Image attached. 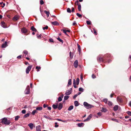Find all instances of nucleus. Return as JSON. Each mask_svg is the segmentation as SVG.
I'll return each mask as SVG.
<instances>
[{"label": "nucleus", "mask_w": 131, "mask_h": 131, "mask_svg": "<svg viewBox=\"0 0 131 131\" xmlns=\"http://www.w3.org/2000/svg\"><path fill=\"white\" fill-rule=\"evenodd\" d=\"M83 105L87 109H90L94 107L93 106L88 103L85 102H84Z\"/></svg>", "instance_id": "f257e3e1"}, {"label": "nucleus", "mask_w": 131, "mask_h": 131, "mask_svg": "<svg viewBox=\"0 0 131 131\" xmlns=\"http://www.w3.org/2000/svg\"><path fill=\"white\" fill-rule=\"evenodd\" d=\"M2 123L4 124L9 125L10 124L9 121H8L7 119L5 118H4L2 119Z\"/></svg>", "instance_id": "f03ea898"}, {"label": "nucleus", "mask_w": 131, "mask_h": 131, "mask_svg": "<svg viewBox=\"0 0 131 131\" xmlns=\"http://www.w3.org/2000/svg\"><path fill=\"white\" fill-rule=\"evenodd\" d=\"M25 94H28L30 92V88L29 86H28L26 88L25 91Z\"/></svg>", "instance_id": "7ed1b4c3"}, {"label": "nucleus", "mask_w": 131, "mask_h": 131, "mask_svg": "<svg viewBox=\"0 0 131 131\" xmlns=\"http://www.w3.org/2000/svg\"><path fill=\"white\" fill-rule=\"evenodd\" d=\"M32 67L31 66H28L26 69V73L27 74L29 73V71H30L31 68Z\"/></svg>", "instance_id": "20e7f679"}, {"label": "nucleus", "mask_w": 131, "mask_h": 131, "mask_svg": "<svg viewBox=\"0 0 131 131\" xmlns=\"http://www.w3.org/2000/svg\"><path fill=\"white\" fill-rule=\"evenodd\" d=\"M92 115L90 114L87 118L84 120V122L88 121L90 120L92 117Z\"/></svg>", "instance_id": "39448f33"}, {"label": "nucleus", "mask_w": 131, "mask_h": 131, "mask_svg": "<svg viewBox=\"0 0 131 131\" xmlns=\"http://www.w3.org/2000/svg\"><path fill=\"white\" fill-rule=\"evenodd\" d=\"M70 90H68L66 91V92L65 93L66 95H69L71 94L72 89V88H70Z\"/></svg>", "instance_id": "423d86ee"}, {"label": "nucleus", "mask_w": 131, "mask_h": 131, "mask_svg": "<svg viewBox=\"0 0 131 131\" xmlns=\"http://www.w3.org/2000/svg\"><path fill=\"white\" fill-rule=\"evenodd\" d=\"M78 60H76L74 63V66L75 68H77L78 67Z\"/></svg>", "instance_id": "0eeeda50"}, {"label": "nucleus", "mask_w": 131, "mask_h": 131, "mask_svg": "<svg viewBox=\"0 0 131 131\" xmlns=\"http://www.w3.org/2000/svg\"><path fill=\"white\" fill-rule=\"evenodd\" d=\"M21 31L23 33H26L27 32V30L26 28H22Z\"/></svg>", "instance_id": "6e6552de"}, {"label": "nucleus", "mask_w": 131, "mask_h": 131, "mask_svg": "<svg viewBox=\"0 0 131 131\" xmlns=\"http://www.w3.org/2000/svg\"><path fill=\"white\" fill-rule=\"evenodd\" d=\"M62 104L61 103H60L58 107V109L59 110H61L62 108Z\"/></svg>", "instance_id": "1a4fd4ad"}, {"label": "nucleus", "mask_w": 131, "mask_h": 131, "mask_svg": "<svg viewBox=\"0 0 131 131\" xmlns=\"http://www.w3.org/2000/svg\"><path fill=\"white\" fill-rule=\"evenodd\" d=\"M52 24L54 25H58L59 24L57 21L52 22L51 23Z\"/></svg>", "instance_id": "9d476101"}, {"label": "nucleus", "mask_w": 131, "mask_h": 131, "mask_svg": "<svg viewBox=\"0 0 131 131\" xmlns=\"http://www.w3.org/2000/svg\"><path fill=\"white\" fill-rule=\"evenodd\" d=\"M28 125L29 126V127L31 129H32L34 126V125L32 123H29L28 124Z\"/></svg>", "instance_id": "9b49d317"}, {"label": "nucleus", "mask_w": 131, "mask_h": 131, "mask_svg": "<svg viewBox=\"0 0 131 131\" xmlns=\"http://www.w3.org/2000/svg\"><path fill=\"white\" fill-rule=\"evenodd\" d=\"M7 46V42L6 41H5L4 43L2 45V48H5Z\"/></svg>", "instance_id": "f8f14e48"}, {"label": "nucleus", "mask_w": 131, "mask_h": 131, "mask_svg": "<svg viewBox=\"0 0 131 131\" xmlns=\"http://www.w3.org/2000/svg\"><path fill=\"white\" fill-rule=\"evenodd\" d=\"M23 56L26 57V55L28 54V52L27 51L25 50L23 51Z\"/></svg>", "instance_id": "ddd939ff"}, {"label": "nucleus", "mask_w": 131, "mask_h": 131, "mask_svg": "<svg viewBox=\"0 0 131 131\" xmlns=\"http://www.w3.org/2000/svg\"><path fill=\"white\" fill-rule=\"evenodd\" d=\"M1 24V26L3 27L4 28H6L5 25V23L4 21L2 22Z\"/></svg>", "instance_id": "4468645a"}, {"label": "nucleus", "mask_w": 131, "mask_h": 131, "mask_svg": "<svg viewBox=\"0 0 131 131\" xmlns=\"http://www.w3.org/2000/svg\"><path fill=\"white\" fill-rule=\"evenodd\" d=\"M118 106L117 105H115L113 108L114 110L115 111H117L118 108Z\"/></svg>", "instance_id": "2eb2a0df"}, {"label": "nucleus", "mask_w": 131, "mask_h": 131, "mask_svg": "<svg viewBox=\"0 0 131 131\" xmlns=\"http://www.w3.org/2000/svg\"><path fill=\"white\" fill-rule=\"evenodd\" d=\"M97 60L98 61H103V59L102 58L100 57H98L97 58Z\"/></svg>", "instance_id": "dca6fc26"}, {"label": "nucleus", "mask_w": 131, "mask_h": 131, "mask_svg": "<svg viewBox=\"0 0 131 131\" xmlns=\"http://www.w3.org/2000/svg\"><path fill=\"white\" fill-rule=\"evenodd\" d=\"M31 29L33 31L36 32L37 31L36 29L33 26L31 27Z\"/></svg>", "instance_id": "f3484780"}, {"label": "nucleus", "mask_w": 131, "mask_h": 131, "mask_svg": "<svg viewBox=\"0 0 131 131\" xmlns=\"http://www.w3.org/2000/svg\"><path fill=\"white\" fill-rule=\"evenodd\" d=\"M19 17L17 16H15L13 18V19L15 20L16 21L17 20L19 19Z\"/></svg>", "instance_id": "a211bd4d"}, {"label": "nucleus", "mask_w": 131, "mask_h": 131, "mask_svg": "<svg viewBox=\"0 0 131 131\" xmlns=\"http://www.w3.org/2000/svg\"><path fill=\"white\" fill-rule=\"evenodd\" d=\"M36 131H41L40 129V126H36Z\"/></svg>", "instance_id": "6ab92c4d"}, {"label": "nucleus", "mask_w": 131, "mask_h": 131, "mask_svg": "<svg viewBox=\"0 0 131 131\" xmlns=\"http://www.w3.org/2000/svg\"><path fill=\"white\" fill-rule=\"evenodd\" d=\"M84 125V124L83 123H78V125L79 127H81L83 126Z\"/></svg>", "instance_id": "aec40b11"}, {"label": "nucleus", "mask_w": 131, "mask_h": 131, "mask_svg": "<svg viewBox=\"0 0 131 131\" xmlns=\"http://www.w3.org/2000/svg\"><path fill=\"white\" fill-rule=\"evenodd\" d=\"M77 45L78 48V50L79 52V53H80L81 50L80 48V46L78 44H77Z\"/></svg>", "instance_id": "412c9836"}, {"label": "nucleus", "mask_w": 131, "mask_h": 131, "mask_svg": "<svg viewBox=\"0 0 131 131\" xmlns=\"http://www.w3.org/2000/svg\"><path fill=\"white\" fill-rule=\"evenodd\" d=\"M101 111L102 112H105L107 111V109L106 108H104L103 107H102V108Z\"/></svg>", "instance_id": "4be33fe9"}, {"label": "nucleus", "mask_w": 131, "mask_h": 131, "mask_svg": "<svg viewBox=\"0 0 131 131\" xmlns=\"http://www.w3.org/2000/svg\"><path fill=\"white\" fill-rule=\"evenodd\" d=\"M73 108V105H71L69 107L68 109V110L70 111L72 110Z\"/></svg>", "instance_id": "5701e85b"}, {"label": "nucleus", "mask_w": 131, "mask_h": 131, "mask_svg": "<svg viewBox=\"0 0 131 131\" xmlns=\"http://www.w3.org/2000/svg\"><path fill=\"white\" fill-rule=\"evenodd\" d=\"M42 107H38L36 108V110H37L41 111L42 110Z\"/></svg>", "instance_id": "b1692460"}, {"label": "nucleus", "mask_w": 131, "mask_h": 131, "mask_svg": "<svg viewBox=\"0 0 131 131\" xmlns=\"http://www.w3.org/2000/svg\"><path fill=\"white\" fill-rule=\"evenodd\" d=\"M74 104L75 106H77L79 105V103L77 101H75L74 102Z\"/></svg>", "instance_id": "393cba45"}, {"label": "nucleus", "mask_w": 131, "mask_h": 131, "mask_svg": "<svg viewBox=\"0 0 131 131\" xmlns=\"http://www.w3.org/2000/svg\"><path fill=\"white\" fill-rule=\"evenodd\" d=\"M117 100L118 101L120 102H122V98H120L119 97H118L117 98Z\"/></svg>", "instance_id": "a878e982"}, {"label": "nucleus", "mask_w": 131, "mask_h": 131, "mask_svg": "<svg viewBox=\"0 0 131 131\" xmlns=\"http://www.w3.org/2000/svg\"><path fill=\"white\" fill-rule=\"evenodd\" d=\"M30 112H29V113H27L25 115H24V118H26V117H28L29 116L30 114Z\"/></svg>", "instance_id": "bb28decb"}, {"label": "nucleus", "mask_w": 131, "mask_h": 131, "mask_svg": "<svg viewBox=\"0 0 131 131\" xmlns=\"http://www.w3.org/2000/svg\"><path fill=\"white\" fill-rule=\"evenodd\" d=\"M58 106L57 105H56L55 104H53L52 106L53 108L54 109L57 108L58 107Z\"/></svg>", "instance_id": "cd10ccee"}, {"label": "nucleus", "mask_w": 131, "mask_h": 131, "mask_svg": "<svg viewBox=\"0 0 131 131\" xmlns=\"http://www.w3.org/2000/svg\"><path fill=\"white\" fill-rule=\"evenodd\" d=\"M81 6L80 4H78V10L79 11H80L81 10Z\"/></svg>", "instance_id": "c85d7f7f"}, {"label": "nucleus", "mask_w": 131, "mask_h": 131, "mask_svg": "<svg viewBox=\"0 0 131 131\" xmlns=\"http://www.w3.org/2000/svg\"><path fill=\"white\" fill-rule=\"evenodd\" d=\"M44 13L46 14L47 15V17H48L49 16V12L47 11H44Z\"/></svg>", "instance_id": "c756f323"}, {"label": "nucleus", "mask_w": 131, "mask_h": 131, "mask_svg": "<svg viewBox=\"0 0 131 131\" xmlns=\"http://www.w3.org/2000/svg\"><path fill=\"white\" fill-rule=\"evenodd\" d=\"M44 117L46 118H47V119H49L50 120H52V119L50 118V117H49V116H47L46 115H44Z\"/></svg>", "instance_id": "7c9ffc66"}, {"label": "nucleus", "mask_w": 131, "mask_h": 131, "mask_svg": "<svg viewBox=\"0 0 131 131\" xmlns=\"http://www.w3.org/2000/svg\"><path fill=\"white\" fill-rule=\"evenodd\" d=\"M73 86L74 88H77V87L76 85V84H75V80L74 79L73 80Z\"/></svg>", "instance_id": "2f4dec72"}, {"label": "nucleus", "mask_w": 131, "mask_h": 131, "mask_svg": "<svg viewBox=\"0 0 131 131\" xmlns=\"http://www.w3.org/2000/svg\"><path fill=\"white\" fill-rule=\"evenodd\" d=\"M71 84V79H70L69 80L68 83V85H70Z\"/></svg>", "instance_id": "473e14b6"}, {"label": "nucleus", "mask_w": 131, "mask_h": 131, "mask_svg": "<svg viewBox=\"0 0 131 131\" xmlns=\"http://www.w3.org/2000/svg\"><path fill=\"white\" fill-rule=\"evenodd\" d=\"M63 97V96L62 97H59L58 98V101L60 102L62 100V98Z\"/></svg>", "instance_id": "72a5a7b5"}, {"label": "nucleus", "mask_w": 131, "mask_h": 131, "mask_svg": "<svg viewBox=\"0 0 131 131\" xmlns=\"http://www.w3.org/2000/svg\"><path fill=\"white\" fill-rule=\"evenodd\" d=\"M76 83L77 85H78L79 82V78H78L76 80Z\"/></svg>", "instance_id": "f704fd0d"}, {"label": "nucleus", "mask_w": 131, "mask_h": 131, "mask_svg": "<svg viewBox=\"0 0 131 131\" xmlns=\"http://www.w3.org/2000/svg\"><path fill=\"white\" fill-rule=\"evenodd\" d=\"M69 96L66 95L64 96V100H67L69 98Z\"/></svg>", "instance_id": "c9c22d12"}, {"label": "nucleus", "mask_w": 131, "mask_h": 131, "mask_svg": "<svg viewBox=\"0 0 131 131\" xmlns=\"http://www.w3.org/2000/svg\"><path fill=\"white\" fill-rule=\"evenodd\" d=\"M103 101L106 104H107L108 101H107V99H103Z\"/></svg>", "instance_id": "e433bc0d"}, {"label": "nucleus", "mask_w": 131, "mask_h": 131, "mask_svg": "<svg viewBox=\"0 0 131 131\" xmlns=\"http://www.w3.org/2000/svg\"><path fill=\"white\" fill-rule=\"evenodd\" d=\"M107 104L108 105L110 106H112V102L109 101H108Z\"/></svg>", "instance_id": "4c0bfd02"}, {"label": "nucleus", "mask_w": 131, "mask_h": 131, "mask_svg": "<svg viewBox=\"0 0 131 131\" xmlns=\"http://www.w3.org/2000/svg\"><path fill=\"white\" fill-rule=\"evenodd\" d=\"M61 30V31H63V32L66 35H67L68 36V35L67 34V32H66V30L65 29H62Z\"/></svg>", "instance_id": "58836bf2"}, {"label": "nucleus", "mask_w": 131, "mask_h": 131, "mask_svg": "<svg viewBox=\"0 0 131 131\" xmlns=\"http://www.w3.org/2000/svg\"><path fill=\"white\" fill-rule=\"evenodd\" d=\"M79 90L80 92H83L84 90V89L83 88H80L79 89Z\"/></svg>", "instance_id": "ea45409f"}, {"label": "nucleus", "mask_w": 131, "mask_h": 131, "mask_svg": "<svg viewBox=\"0 0 131 131\" xmlns=\"http://www.w3.org/2000/svg\"><path fill=\"white\" fill-rule=\"evenodd\" d=\"M57 39L60 42H61L62 43L63 42V40L60 39L59 37L57 38Z\"/></svg>", "instance_id": "a19ab883"}, {"label": "nucleus", "mask_w": 131, "mask_h": 131, "mask_svg": "<svg viewBox=\"0 0 131 131\" xmlns=\"http://www.w3.org/2000/svg\"><path fill=\"white\" fill-rule=\"evenodd\" d=\"M41 68L40 67H38V66H37L36 67V69H37V71H39V70Z\"/></svg>", "instance_id": "79ce46f5"}, {"label": "nucleus", "mask_w": 131, "mask_h": 131, "mask_svg": "<svg viewBox=\"0 0 131 131\" xmlns=\"http://www.w3.org/2000/svg\"><path fill=\"white\" fill-rule=\"evenodd\" d=\"M67 11L69 13H70L71 12V10L69 8H68L67 9Z\"/></svg>", "instance_id": "37998d69"}, {"label": "nucleus", "mask_w": 131, "mask_h": 131, "mask_svg": "<svg viewBox=\"0 0 131 131\" xmlns=\"http://www.w3.org/2000/svg\"><path fill=\"white\" fill-rule=\"evenodd\" d=\"M86 22L87 24L88 25H90L91 24V22L90 21L87 20L86 21Z\"/></svg>", "instance_id": "c03bdc74"}, {"label": "nucleus", "mask_w": 131, "mask_h": 131, "mask_svg": "<svg viewBox=\"0 0 131 131\" xmlns=\"http://www.w3.org/2000/svg\"><path fill=\"white\" fill-rule=\"evenodd\" d=\"M77 15L79 17H82V15L79 13H77Z\"/></svg>", "instance_id": "a18cd8bd"}, {"label": "nucleus", "mask_w": 131, "mask_h": 131, "mask_svg": "<svg viewBox=\"0 0 131 131\" xmlns=\"http://www.w3.org/2000/svg\"><path fill=\"white\" fill-rule=\"evenodd\" d=\"M36 113V110H34L32 111V114L34 115H35V114Z\"/></svg>", "instance_id": "49530a36"}, {"label": "nucleus", "mask_w": 131, "mask_h": 131, "mask_svg": "<svg viewBox=\"0 0 131 131\" xmlns=\"http://www.w3.org/2000/svg\"><path fill=\"white\" fill-rule=\"evenodd\" d=\"M48 28V26H46L45 27H44L43 28V30H45V29H47Z\"/></svg>", "instance_id": "de8ad7c7"}, {"label": "nucleus", "mask_w": 131, "mask_h": 131, "mask_svg": "<svg viewBox=\"0 0 131 131\" xmlns=\"http://www.w3.org/2000/svg\"><path fill=\"white\" fill-rule=\"evenodd\" d=\"M40 3L41 5H43L44 4V2L42 0L40 1Z\"/></svg>", "instance_id": "09e8293b"}, {"label": "nucleus", "mask_w": 131, "mask_h": 131, "mask_svg": "<svg viewBox=\"0 0 131 131\" xmlns=\"http://www.w3.org/2000/svg\"><path fill=\"white\" fill-rule=\"evenodd\" d=\"M127 114L131 116V112L129 111H128L127 112Z\"/></svg>", "instance_id": "8fccbe9b"}, {"label": "nucleus", "mask_w": 131, "mask_h": 131, "mask_svg": "<svg viewBox=\"0 0 131 131\" xmlns=\"http://www.w3.org/2000/svg\"><path fill=\"white\" fill-rule=\"evenodd\" d=\"M26 112V111L25 110H24L22 111V113L23 114H25Z\"/></svg>", "instance_id": "3c124183"}, {"label": "nucleus", "mask_w": 131, "mask_h": 131, "mask_svg": "<svg viewBox=\"0 0 131 131\" xmlns=\"http://www.w3.org/2000/svg\"><path fill=\"white\" fill-rule=\"evenodd\" d=\"M19 117L18 116H16L15 118V120H17L18 119Z\"/></svg>", "instance_id": "603ef678"}, {"label": "nucleus", "mask_w": 131, "mask_h": 131, "mask_svg": "<svg viewBox=\"0 0 131 131\" xmlns=\"http://www.w3.org/2000/svg\"><path fill=\"white\" fill-rule=\"evenodd\" d=\"M92 77L94 79L96 78V76L94 74H93L92 75Z\"/></svg>", "instance_id": "864d4df0"}, {"label": "nucleus", "mask_w": 131, "mask_h": 131, "mask_svg": "<svg viewBox=\"0 0 131 131\" xmlns=\"http://www.w3.org/2000/svg\"><path fill=\"white\" fill-rule=\"evenodd\" d=\"M41 35L40 34L39 36H37V38L38 39H40L41 38Z\"/></svg>", "instance_id": "5fc2aeb1"}, {"label": "nucleus", "mask_w": 131, "mask_h": 131, "mask_svg": "<svg viewBox=\"0 0 131 131\" xmlns=\"http://www.w3.org/2000/svg\"><path fill=\"white\" fill-rule=\"evenodd\" d=\"M55 124H56V125H55V127H58V126H59L57 124V122L55 123Z\"/></svg>", "instance_id": "6e6d98bb"}, {"label": "nucleus", "mask_w": 131, "mask_h": 131, "mask_svg": "<svg viewBox=\"0 0 131 131\" xmlns=\"http://www.w3.org/2000/svg\"><path fill=\"white\" fill-rule=\"evenodd\" d=\"M112 120L113 121H115L116 122H118V121L117 120L115 119H112Z\"/></svg>", "instance_id": "4d7b16f0"}, {"label": "nucleus", "mask_w": 131, "mask_h": 131, "mask_svg": "<svg viewBox=\"0 0 131 131\" xmlns=\"http://www.w3.org/2000/svg\"><path fill=\"white\" fill-rule=\"evenodd\" d=\"M21 55H19L17 57V58L18 59H20L21 57Z\"/></svg>", "instance_id": "13d9d810"}, {"label": "nucleus", "mask_w": 131, "mask_h": 131, "mask_svg": "<svg viewBox=\"0 0 131 131\" xmlns=\"http://www.w3.org/2000/svg\"><path fill=\"white\" fill-rule=\"evenodd\" d=\"M78 96V95L77 94L75 95L73 97V98L74 99H75Z\"/></svg>", "instance_id": "bf43d9fd"}, {"label": "nucleus", "mask_w": 131, "mask_h": 131, "mask_svg": "<svg viewBox=\"0 0 131 131\" xmlns=\"http://www.w3.org/2000/svg\"><path fill=\"white\" fill-rule=\"evenodd\" d=\"M75 9L73 7L72 8V10L71 11L72 12H74V11Z\"/></svg>", "instance_id": "052dcab7"}, {"label": "nucleus", "mask_w": 131, "mask_h": 131, "mask_svg": "<svg viewBox=\"0 0 131 131\" xmlns=\"http://www.w3.org/2000/svg\"><path fill=\"white\" fill-rule=\"evenodd\" d=\"M94 34L96 35H97V33L96 32V31L94 29Z\"/></svg>", "instance_id": "680f3d73"}, {"label": "nucleus", "mask_w": 131, "mask_h": 131, "mask_svg": "<svg viewBox=\"0 0 131 131\" xmlns=\"http://www.w3.org/2000/svg\"><path fill=\"white\" fill-rule=\"evenodd\" d=\"M97 114L99 115V116H100L101 115V113L100 112H98L97 113Z\"/></svg>", "instance_id": "e2e57ef3"}, {"label": "nucleus", "mask_w": 131, "mask_h": 131, "mask_svg": "<svg viewBox=\"0 0 131 131\" xmlns=\"http://www.w3.org/2000/svg\"><path fill=\"white\" fill-rule=\"evenodd\" d=\"M49 41L50 42H53V40L52 39H49Z\"/></svg>", "instance_id": "0e129e2a"}, {"label": "nucleus", "mask_w": 131, "mask_h": 131, "mask_svg": "<svg viewBox=\"0 0 131 131\" xmlns=\"http://www.w3.org/2000/svg\"><path fill=\"white\" fill-rule=\"evenodd\" d=\"M48 106V105H46L45 104H43V107L44 108H45L47 107Z\"/></svg>", "instance_id": "69168bd1"}, {"label": "nucleus", "mask_w": 131, "mask_h": 131, "mask_svg": "<svg viewBox=\"0 0 131 131\" xmlns=\"http://www.w3.org/2000/svg\"><path fill=\"white\" fill-rule=\"evenodd\" d=\"M70 56L71 58H73V56L71 55V52H70Z\"/></svg>", "instance_id": "338daca9"}, {"label": "nucleus", "mask_w": 131, "mask_h": 131, "mask_svg": "<svg viewBox=\"0 0 131 131\" xmlns=\"http://www.w3.org/2000/svg\"><path fill=\"white\" fill-rule=\"evenodd\" d=\"M3 5L1 6L2 8H3L4 7V6H5V4L4 3H3Z\"/></svg>", "instance_id": "774afa93"}]
</instances>
